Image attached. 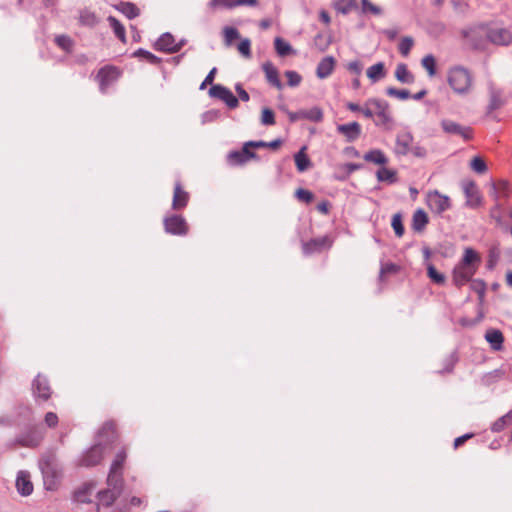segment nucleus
Segmentation results:
<instances>
[{"label": "nucleus", "instance_id": "f257e3e1", "mask_svg": "<svg viewBox=\"0 0 512 512\" xmlns=\"http://www.w3.org/2000/svg\"><path fill=\"white\" fill-rule=\"evenodd\" d=\"M117 435L113 422H105L97 434V443L86 450L79 465L83 467H92L99 464L104 454L111 449V445L116 441Z\"/></svg>", "mask_w": 512, "mask_h": 512}, {"label": "nucleus", "instance_id": "f03ea898", "mask_svg": "<svg viewBox=\"0 0 512 512\" xmlns=\"http://www.w3.org/2000/svg\"><path fill=\"white\" fill-rule=\"evenodd\" d=\"M42 473L43 483L47 490H54L62 477V466L60 465L54 451L45 452L38 461Z\"/></svg>", "mask_w": 512, "mask_h": 512}, {"label": "nucleus", "instance_id": "7ed1b4c3", "mask_svg": "<svg viewBox=\"0 0 512 512\" xmlns=\"http://www.w3.org/2000/svg\"><path fill=\"white\" fill-rule=\"evenodd\" d=\"M448 84L459 95H466L472 86V76L468 69L462 66L452 67L448 72Z\"/></svg>", "mask_w": 512, "mask_h": 512}, {"label": "nucleus", "instance_id": "20e7f679", "mask_svg": "<svg viewBox=\"0 0 512 512\" xmlns=\"http://www.w3.org/2000/svg\"><path fill=\"white\" fill-rule=\"evenodd\" d=\"M124 481L120 483H111L107 480V488L97 492V498L100 505L109 507L122 494Z\"/></svg>", "mask_w": 512, "mask_h": 512}, {"label": "nucleus", "instance_id": "39448f33", "mask_svg": "<svg viewBox=\"0 0 512 512\" xmlns=\"http://www.w3.org/2000/svg\"><path fill=\"white\" fill-rule=\"evenodd\" d=\"M366 106H372L375 109L374 114L377 115V120L375 124L379 125H387L392 122V116L389 111V103L385 100L378 98H370L365 102Z\"/></svg>", "mask_w": 512, "mask_h": 512}, {"label": "nucleus", "instance_id": "423d86ee", "mask_svg": "<svg viewBox=\"0 0 512 512\" xmlns=\"http://www.w3.org/2000/svg\"><path fill=\"white\" fill-rule=\"evenodd\" d=\"M488 26L484 23L468 26L461 31L464 39L469 41L475 48L483 44L484 37H487Z\"/></svg>", "mask_w": 512, "mask_h": 512}, {"label": "nucleus", "instance_id": "0eeeda50", "mask_svg": "<svg viewBox=\"0 0 512 512\" xmlns=\"http://www.w3.org/2000/svg\"><path fill=\"white\" fill-rule=\"evenodd\" d=\"M165 232L176 236H185L188 233V224L181 215H171L164 218Z\"/></svg>", "mask_w": 512, "mask_h": 512}, {"label": "nucleus", "instance_id": "6e6552de", "mask_svg": "<svg viewBox=\"0 0 512 512\" xmlns=\"http://www.w3.org/2000/svg\"><path fill=\"white\" fill-rule=\"evenodd\" d=\"M441 128L446 134L457 135L468 141L473 137V130L469 126H463L453 120L443 119L440 122Z\"/></svg>", "mask_w": 512, "mask_h": 512}, {"label": "nucleus", "instance_id": "1a4fd4ad", "mask_svg": "<svg viewBox=\"0 0 512 512\" xmlns=\"http://www.w3.org/2000/svg\"><path fill=\"white\" fill-rule=\"evenodd\" d=\"M210 97L222 100L230 109H235L239 105V100L230 89L227 87L217 84L213 85L208 92Z\"/></svg>", "mask_w": 512, "mask_h": 512}, {"label": "nucleus", "instance_id": "9d476101", "mask_svg": "<svg viewBox=\"0 0 512 512\" xmlns=\"http://www.w3.org/2000/svg\"><path fill=\"white\" fill-rule=\"evenodd\" d=\"M120 76L119 70L114 66L102 67L97 75L96 79L99 82V88L102 93H105L107 88L112 85Z\"/></svg>", "mask_w": 512, "mask_h": 512}, {"label": "nucleus", "instance_id": "9b49d317", "mask_svg": "<svg viewBox=\"0 0 512 512\" xmlns=\"http://www.w3.org/2000/svg\"><path fill=\"white\" fill-rule=\"evenodd\" d=\"M31 389L36 401H47L52 394L48 379L41 374H38L32 381Z\"/></svg>", "mask_w": 512, "mask_h": 512}, {"label": "nucleus", "instance_id": "f8f14e48", "mask_svg": "<svg viewBox=\"0 0 512 512\" xmlns=\"http://www.w3.org/2000/svg\"><path fill=\"white\" fill-rule=\"evenodd\" d=\"M487 39L493 44L507 46L512 43V33L504 27H488Z\"/></svg>", "mask_w": 512, "mask_h": 512}, {"label": "nucleus", "instance_id": "ddd939ff", "mask_svg": "<svg viewBox=\"0 0 512 512\" xmlns=\"http://www.w3.org/2000/svg\"><path fill=\"white\" fill-rule=\"evenodd\" d=\"M125 460H126L125 450L119 451L116 454V456L110 466V470L108 473V481L109 482L120 483L121 481H124L123 480V465H124Z\"/></svg>", "mask_w": 512, "mask_h": 512}, {"label": "nucleus", "instance_id": "4468645a", "mask_svg": "<svg viewBox=\"0 0 512 512\" xmlns=\"http://www.w3.org/2000/svg\"><path fill=\"white\" fill-rule=\"evenodd\" d=\"M43 438L44 431L40 428L34 427L28 432L19 435L16 438V442L23 447L35 448L41 443Z\"/></svg>", "mask_w": 512, "mask_h": 512}, {"label": "nucleus", "instance_id": "2eb2a0df", "mask_svg": "<svg viewBox=\"0 0 512 512\" xmlns=\"http://www.w3.org/2000/svg\"><path fill=\"white\" fill-rule=\"evenodd\" d=\"M462 188L466 197L465 205L470 208L480 206L482 198L475 182L471 180L465 181L462 184Z\"/></svg>", "mask_w": 512, "mask_h": 512}, {"label": "nucleus", "instance_id": "dca6fc26", "mask_svg": "<svg viewBox=\"0 0 512 512\" xmlns=\"http://www.w3.org/2000/svg\"><path fill=\"white\" fill-rule=\"evenodd\" d=\"M428 205L434 213L439 215L448 210L451 206L449 197L440 194L438 191L429 193Z\"/></svg>", "mask_w": 512, "mask_h": 512}, {"label": "nucleus", "instance_id": "f3484780", "mask_svg": "<svg viewBox=\"0 0 512 512\" xmlns=\"http://www.w3.org/2000/svg\"><path fill=\"white\" fill-rule=\"evenodd\" d=\"M257 158V155L255 152L250 150L249 146H246V143H244L242 150H235L231 151L227 155L228 162L233 165H243L250 159Z\"/></svg>", "mask_w": 512, "mask_h": 512}, {"label": "nucleus", "instance_id": "a211bd4d", "mask_svg": "<svg viewBox=\"0 0 512 512\" xmlns=\"http://www.w3.org/2000/svg\"><path fill=\"white\" fill-rule=\"evenodd\" d=\"M477 267H466L463 265H456L453 270V282L457 287L465 285L467 282L472 281L473 275L476 273Z\"/></svg>", "mask_w": 512, "mask_h": 512}, {"label": "nucleus", "instance_id": "6ab92c4d", "mask_svg": "<svg viewBox=\"0 0 512 512\" xmlns=\"http://www.w3.org/2000/svg\"><path fill=\"white\" fill-rule=\"evenodd\" d=\"M337 132L343 135L347 142H354L361 135V126L358 122H350L337 126Z\"/></svg>", "mask_w": 512, "mask_h": 512}, {"label": "nucleus", "instance_id": "aec40b11", "mask_svg": "<svg viewBox=\"0 0 512 512\" xmlns=\"http://www.w3.org/2000/svg\"><path fill=\"white\" fill-rule=\"evenodd\" d=\"M332 241L327 237L314 238L303 244V253L310 255L315 252H321L325 248H330Z\"/></svg>", "mask_w": 512, "mask_h": 512}, {"label": "nucleus", "instance_id": "412c9836", "mask_svg": "<svg viewBox=\"0 0 512 512\" xmlns=\"http://www.w3.org/2000/svg\"><path fill=\"white\" fill-rule=\"evenodd\" d=\"M16 489L21 496H29L33 492V484L27 471H19L16 477Z\"/></svg>", "mask_w": 512, "mask_h": 512}, {"label": "nucleus", "instance_id": "4be33fe9", "mask_svg": "<svg viewBox=\"0 0 512 512\" xmlns=\"http://www.w3.org/2000/svg\"><path fill=\"white\" fill-rule=\"evenodd\" d=\"M413 143V136L410 132L397 134L394 151L397 155H407Z\"/></svg>", "mask_w": 512, "mask_h": 512}, {"label": "nucleus", "instance_id": "5701e85b", "mask_svg": "<svg viewBox=\"0 0 512 512\" xmlns=\"http://www.w3.org/2000/svg\"><path fill=\"white\" fill-rule=\"evenodd\" d=\"M189 194L184 191L181 184L177 182L174 187V194L172 200V208L174 210H181L188 204Z\"/></svg>", "mask_w": 512, "mask_h": 512}, {"label": "nucleus", "instance_id": "b1692460", "mask_svg": "<svg viewBox=\"0 0 512 512\" xmlns=\"http://www.w3.org/2000/svg\"><path fill=\"white\" fill-rule=\"evenodd\" d=\"M174 42V36L169 32H165L157 39L154 48L166 53H176V49L173 48Z\"/></svg>", "mask_w": 512, "mask_h": 512}, {"label": "nucleus", "instance_id": "393cba45", "mask_svg": "<svg viewBox=\"0 0 512 512\" xmlns=\"http://www.w3.org/2000/svg\"><path fill=\"white\" fill-rule=\"evenodd\" d=\"M262 69L265 73L266 80L272 86L276 87L278 90H281L283 88V84L279 79L278 70L273 65V63L270 61H266L265 63H263Z\"/></svg>", "mask_w": 512, "mask_h": 512}, {"label": "nucleus", "instance_id": "a878e982", "mask_svg": "<svg viewBox=\"0 0 512 512\" xmlns=\"http://www.w3.org/2000/svg\"><path fill=\"white\" fill-rule=\"evenodd\" d=\"M335 65V60L332 56L324 57L317 65L316 75L320 79H325L331 75Z\"/></svg>", "mask_w": 512, "mask_h": 512}, {"label": "nucleus", "instance_id": "bb28decb", "mask_svg": "<svg viewBox=\"0 0 512 512\" xmlns=\"http://www.w3.org/2000/svg\"><path fill=\"white\" fill-rule=\"evenodd\" d=\"M485 339L494 351H500L503 348L504 337L500 330L489 329L485 333Z\"/></svg>", "mask_w": 512, "mask_h": 512}, {"label": "nucleus", "instance_id": "cd10ccee", "mask_svg": "<svg viewBox=\"0 0 512 512\" xmlns=\"http://www.w3.org/2000/svg\"><path fill=\"white\" fill-rule=\"evenodd\" d=\"M428 222H429L428 216L423 209H417L413 213L411 226L415 232H418V233L422 232L425 229Z\"/></svg>", "mask_w": 512, "mask_h": 512}, {"label": "nucleus", "instance_id": "c85d7f7f", "mask_svg": "<svg viewBox=\"0 0 512 512\" xmlns=\"http://www.w3.org/2000/svg\"><path fill=\"white\" fill-rule=\"evenodd\" d=\"M114 8L130 20L140 15V9L132 2L122 1L115 5Z\"/></svg>", "mask_w": 512, "mask_h": 512}, {"label": "nucleus", "instance_id": "c756f323", "mask_svg": "<svg viewBox=\"0 0 512 512\" xmlns=\"http://www.w3.org/2000/svg\"><path fill=\"white\" fill-rule=\"evenodd\" d=\"M95 485L93 483L84 484L74 492V499L80 503H89L90 496L93 494Z\"/></svg>", "mask_w": 512, "mask_h": 512}, {"label": "nucleus", "instance_id": "7c9ffc66", "mask_svg": "<svg viewBox=\"0 0 512 512\" xmlns=\"http://www.w3.org/2000/svg\"><path fill=\"white\" fill-rule=\"evenodd\" d=\"M395 78L403 84H412L415 81L414 75L408 70L404 63H399L395 70Z\"/></svg>", "mask_w": 512, "mask_h": 512}, {"label": "nucleus", "instance_id": "2f4dec72", "mask_svg": "<svg viewBox=\"0 0 512 512\" xmlns=\"http://www.w3.org/2000/svg\"><path fill=\"white\" fill-rule=\"evenodd\" d=\"M366 162H371L378 165H385L388 163V158L380 149H373L366 152L363 156Z\"/></svg>", "mask_w": 512, "mask_h": 512}, {"label": "nucleus", "instance_id": "473e14b6", "mask_svg": "<svg viewBox=\"0 0 512 512\" xmlns=\"http://www.w3.org/2000/svg\"><path fill=\"white\" fill-rule=\"evenodd\" d=\"M489 215L491 219L495 221L497 227L501 228L504 231H508V226L503 220L502 207L498 200H496L495 205L490 209Z\"/></svg>", "mask_w": 512, "mask_h": 512}, {"label": "nucleus", "instance_id": "72a5a7b5", "mask_svg": "<svg viewBox=\"0 0 512 512\" xmlns=\"http://www.w3.org/2000/svg\"><path fill=\"white\" fill-rule=\"evenodd\" d=\"M386 75L385 65L383 62H378L367 69V77L373 82H377L384 78Z\"/></svg>", "mask_w": 512, "mask_h": 512}, {"label": "nucleus", "instance_id": "f704fd0d", "mask_svg": "<svg viewBox=\"0 0 512 512\" xmlns=\"http://www.w3.org/2000/svg\"><path fill=\"white\" fill-rule=\"evenodd\" d=\"M306 147L303 146L295 155L294 160L299 172L306 171L311 166V161L305 153Z\"/></svg>", "mask_w": 512, "mask_h": 512}, {"label": "nucleus", "instance_id": "c9c22d12", "mask_svg": "<svg viewBox=\"0 0 512 512\" xmlns=\"http://www.w3.org/2000/svg\"><path fill=\"white\" fill-rule=\"evenodd\" d=\"M107 21L112 28L115 36L123 43H126V32L125 27L121 22L114 16H108Z\"/></svg>", "mask_w": 512, "mask_h": 512}, {"label": "nucleus", "instance_id": "e433bc0d", "mask_svg": "<svg viewBox=\"0 0 512 512\" xmlns=\"http://www.w3.org/2000/svg\"><path fill=\"white\" fill-rule=\"evenodd\" d=\"M376 177L378 181L386 182L388 184H394L398 181L397 172L385 167L380 168L376 172Z\"/></svg>", "mask_w": 512, "mask_h": 512}, {"label": "nucleus", "instance_id": "4c0bfd02", "mask_svg": "<svg viewBox=\"0 0 512 512\" xmlns=\"http://www.w3.org/2000/svg\"><path fill=\"white\" fill-rule=\"evenodd\" d=\"M479 262H480V257L476 253V251L473 250L472 248H466L464 251L463 258L459 264L466 266V267H475L474 263H479Z\"/></svg>", "mask_w": 512, "mask_h": 512}, {"label": "nucleus", "instance_id": "58836bf2", "mask_svg": "<svg viewBox=\"0 0 512 512\" xmlns=\"http://www.w3.org/2000/svg\"><path fill=\"white\" fill-rule=\"evenodd\" d=\"M357 7L356 0H336L334 8L338 13L348 14L352 9Z\"/></svg>", "mask_w": 512, "mask_h": 512}, {"label": "nucleus", "instance_id": "ea45409f", "mask_svg": "<svg viewBox=\"0 0 512 512\" xmlns=\"http://www.w3.org/2000/svg\"><path fill=\"white\" fill-rule=\"evenodd\" d=\"M303 117L305 120H309L311 122H321L323 120V110L318 106H314L308 110L303 109Z\"/></svg>", "mask_w": 512, "mask_h": 512}, {"label": "nucleus", "instance_id": "a19ab883", "mask_svg": "<svg viewBox=\"0 0 512 512\" xmlns=\"http://www.w3.org/2000/svg\"><path fill=\"white\" fill-rule=\"evenodd\" d=\"M332 42L331 35H324L323 33H318L314 37V45L320 52H325Z\"/></svg>", "mask_w": 512, "mask_h": 512}, {"label": "nucleus", "instance_id": "79ce46f5", "mask_svg": "<svg viewBox=\"0 0 512 512\" xmlns=\"http://www.w3.org/2000/svg\"><path fill=\"white\" fill-rule=\"evenodd\" d=\"M274 46L277 54L281 57L287 56L292 52V46L281 37L275 38Z\"/></svg>", "mask_w": 512, "mask_h": 512}, {"label": "nucleus", "instance_id": "37998d69", "mask_svg": "<svg viewBox=\"0 0 512 512\" xmlns=\"http://www.w3.org/2000/svg\"><path fill=\"white\" fill-rule=\"evenodd\" d=\"M281 144H282V140L279 139V138L275 139L273 141H270V142H266V141H262V140L246 142V146H249L250 148H266V147H269V148H272V149H277V148L280 147Z\"/></svg>", "mask_w": 512, "mask_h": 512}, {"label": "nucleus", "instance_id": "c03bdc74", "mask_svg": "<svg viewBox=\"0 0 512 512\" xmlns=\"http://www.w3.org/2000/svg\"><path fill=\"white\" fill-rule=\"evenodd\" d=\"M79 22L84 26L93 27L97 23V17L94 12L85 9L80 12Z\"/></svg>", "mask_w": 512, "mask_h": 512}, {"label": "nucleus", "instance_id": "a18cd8bd", "mask_svg": "<svg viewBox=\"0 0 512 512\" xmlns=\"http://www.w3.org/2000/svg\"><path fill=\"white\" fill-rule=\"evenodd\" d=\"M133 56L134 57H138V58H144L146 59L149 63L151 64H154V65H158L160 62H161V59L159 57H157L156 55H154L153 53H151L150 51L148 50H145L143 48H139L137 49L134 53H133Z\"/></svg>", "mask_w": 512, "mask_h": 512}, {"label": "nucleus", "instance_id": "49530a36", "mask_svg": "<svg viewBox=\"0 0 512 512\" xmlns=\"http://www.w3.org/2000/svg\"><path fill=\"white\" fill-rule=\"evenodd\" d=\"M458 362V356L456 352L450 353L443 360V368L439 371V373H451L454 369L455 364Z\"/></svg>", "mask_w": 512, "mask_h": 512}, {"label": "nucleus", "instance_id": "de8ad7c7", "mask_svg": "<svg viewBox=\"0 0 512 512\" xmlns=\"http://www.w3.org/2000/svg\"><path fill=\"white\" fill-rule=\"evenodd\" d=\"M512 423V411L508 412L506 415L497 419L491 429L493 432H500L504 429V427L508 424Z\"/></svg>", "mask_w": 512, "mask_h": 512}, {"label": "nucleus", "instance_id": "09e8293b", "mask_svg": "<svg viewBox=\"0 0 512 512\" xmlns=\"http://www.w3.org/2000/svg\"><path fill=\"white\" fill-rule=\"evenodd\" d=\"M500 258V249L498 245H494L489 249L487 268L492 270L498 263Z\"/></svg>", "mask_w": 512, "mask_h": 512}, {"label": "nucleus", "instance_id": "8fccbe9b", "mask_svg": "<svg viewBox=\"0 0 512 512\" xmlns=\"http://www.w3.org/2000/svg\"><path fill=\"white\" fill-rule=\"evenodd\" d=\"M427 274L429 278L436 284L442 285L445 283L446 277L443 273H440L432 264L427 266Z\"/></svg>", "mask_w": 512, "mask_h": 512}, {"label": "nucleus", "instance_id": "3c124183", "mask_svg": "<svg viewBox=\"0 0 512 512\" xmlns=\"http://www.w3.org/2000/svg\"><path fill=\"white\" fill-rule=\"evenodd\" d=\"M391 226L397 237H402L404 234V225L402 222L401 213H395L392 217Z\"/></svg>", "mask_w": 512, "mask_h": 512}, {"label": "nucleus", "instance_id": "603ef678", "mask_svg": "<svg viewBox=\"0 0 512 512\" xmlns=\"http://www.w3.org/2000/svg\"><path fill=\"white\" fill-rule=\"evenodd\" d=\"M422 66L427 70L429 76H434L436 74V61L432 54L426 55L422 61Z\"/></svg>", "mask_w": 512, "mask_h": 512}, {"label": "nucleus", "instance_id": "864d4df0", "mask_svg": "<svg viewBox=\"0 0 512 512\" xmlns=\"http://www.w3.org/2000/svg\"><path fill=\"white\" fill-rule=\"evenodd\" d=\"M56 44L66 52H70L73 48V40L67 35H58L55 37Z\"/></svg>", "mask_w": 512, "mask_h": 512}, {"label": "nucleus", "instance_id": "5fc2aeb1", "mask_svg": "<svg viewBox=\"0 0 512 512\" xmlns=\"http://www.w3.org/2000/svg\"><path fill=\"white\" fill-rule=\"evenodd\" d=\"M492 190L495 200H499L500 196H507L508 182L499 181L497 184L492 185Z\"/></svg>", "mask_w": 512, "mask_h": 512}, {"label": "nucleus", "instance_id": "6e6d98bb", "mask_svg": "<svg viewBox=\"0 0 512 512\" xmlns=\"http://www.w3.org/2000/svg\"><path fill=\"white\" fill-rule=\"evenodd\" d=\"M414 40L412 37L406 36L403 37L399 43L398 49L399 52L404 56H408L411 48L413 47Z\"/></svg>", "mask_w": 512, "mask_h": 512}, {"label": "nucleus", "instance_id": "4d7b16f0", "mask_svg": "<svg viewBox=\"0 0 512 512\" xmlns=\"http://www.w3.org/2000/svg\"><path fill=\"white\" fill-rule=\"evenodd\" d=\"M386 94L391 97H396L400 100H406L411 97V94L406 89H397L394 87H388L386 89Z\"/></svg>", "mask_w": 512, "mask_h": 512}, {"label": "nucleus", "instance_id": "13d9d810", "mask_svg": "<svg viewBox=\"0 0 512 512\" xmlns=\"http://www.w3.org/2000/svg\"><path fill=\"white\" fill-rule=\"evenodd\" d=\"M501 94L496 90H491L490 93V101L488 105V109L490 111L496 110L502 106Z\"/></svg>", "mask_w": 512, "mask_h": 512}, {"label": "nucleus", "instance_id": "bf43d9fd", "mask_svg": "<svg viewBox=\"0 0 512 512\" xmlns=\"http://www.w3.org/2000/svg\"><path fill=\"white\" fill-rule=\"evenodd\" d=\"M223 34H224V40H225V43L226 45H231V43L238 39L239 38V32L236 28L234 27H225L223 29Z\"/></svg>", "mask_w": 512, "mask_h": 512}, {"label": "nucleus", "instance_id": "052dcab7", "mask_svg": "<svg viewBox=\"0 0 512 512\" xmlns=\"http://www.w3.org/2000/svg\"><path fill=\"white\" fill-rule=\"evenodd\" d=\"M361 11L362 13L370 12L374 15H380L382 13V9L369 0H361Z\"/></svg>", "mask_w": 512, "mask_h": 512}, {"label": "nucleus", "instance_id": "680f3d73", "mask_svg": "<svg viewBox=\"0 0 512 512\" xmlns=\"http://www.w3.org/2000/svg\"><path fill=\"white\" fill-rule=\"evenodd\" d=\"M470 166L478 174H484L487 171V165L481 157H474Z\"/></svg>", "mask_w": 512, "mask_h": 512}, {"label": "nucleus", "instance_id": "e2e57ef3", "mask_svg": "<svg viewBox=\"0 0 512 512\" xmlns=\"http://www.w3.org/2000/svg\"><path fill=\"white\" fill-rule=\"evenodd\" d=\"M471 289L474 290L478 296L479 300L482 302L484 299L485 291H486V284L482 280H472L471 281Z\"/></svg>", "mask_w": 512, "mask_h": 512}, {"label": "nucleus", "instance_id": "0e129e2a", "mask_svg": "<svg viewBox=\"0 0 512 512\" xmlns=\"http://www.w3.org/2000/svg\"><path fill=\"white\" fill-rule=\"evenodd\" d=\"M285 76L287 77L288 85L290 87H297L302 81V76L293 70H287L285 72Z\"/></svg>", "mask_w": 512, "mask_h": 512}, {"label": "nucleus", "instance_id": "69168bd1", "mask_svg": "<svg viewBox=\"0 0 512 512\" xmlns=\"http://www.w3.org/2000/svg\"><path fill=\"white\" fill-rule=\"evenodd\" d=\"M295 196L299 201L310 203L314 199V195L311 191L303 188H299L295 192Z\"/></svg>", "mask_w": 512, "mask_h": 512}, {"label": "nucleus", "instance_id": "338daca9", "mask_svg": "<svg viewBox=\"0 0 512 512\" xmlns=\"http://www.w3.org/2000/svg\"><path fill=\"white\" fill-rule=\"evenodd\" d=\"M446 31V25L441 21H435L429 25V33L434 36H440Z\"/></svg>", "mask_w": 512, "mask_h": 512}, {"label": "nucleus", "instance_id": "774afa93", "mask_svg": "<svg viewBox=\"0 0 512 512\" xmlns=\"http://www.w3.org/2000/svg\"><path fill=\"white\" fill-rule=\"evenodd\" d=\"M261 123L263 125H274L275 124L274 112L270 108H264L262 110Z\"/></svg>", "mask_w": 512, "mask_h": 512}]
</instances>
